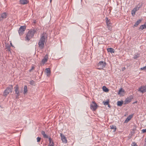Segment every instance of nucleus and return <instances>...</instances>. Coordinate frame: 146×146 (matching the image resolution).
Returning a JSON list of instances; mask_svg holds the SVG:
<instances>
[{
	"mask_svg": "<svg viewBox=\"0 0 146 146\" xmlns=\"http://www.w3.org/2000/svg\"><path fill=\"white\" fill-rule=\"evenodd\" d=\"M48 146H54V144L49 145Z\"/></svg>",
	"mask_w": 146,
	"mask_h": 146,
	"instance_id": "c9c22d12",
	"label": "nucleus"
},
{
	"mask_svg": "<svg viewBox=\"0 0 146 146\" xmlns=\"http://www.w3.org/2000/svg\"><path fill=\"white\" fill-rule=\"evenodd\" d=\"M45 71L48 74H50V70L49 68H46L45 69Z\"/></svg>",
	"mask_w": 146,
	"mask_h": 146,
	"instance_id": "aec40b11",
	"label": "nucleus"
},
{
	"mask_svg": "<svg viewBox=\"0 0 146 146\" xmlns=\"http://www.w3.org/2000/svg\"><path fill=\"white\" fill-rule=\"evenodd\" d=\"M139 91L143 93L146 92V85L142 86L139 88Z\"/></svg>",
	"mask_w": 146,
	"mask_h": 146,
	"instance_id": "1a4fd4ad",
	"label": "nucleus"
},
{
	"mask_svg": "<svg viewBox=\"0 0 146 146\" xmlns=\"http://www.w3.org/2000/svg\"><path fill=\"white\" fill-rule=\"evenodd\" d=\"M10 47L11 46H6V48L7 49V50L8 51H10Z\"/></svg>",
	"mask_w": 146,
	"mask_h": 146,
	"instance_id": "c85d7f7f",
	"label": "nucleus"
},
{
	"mask_svg": "<svg viewBox=\"0 0 146 146\" xmlns=\"http://www.w3.org/2000/svg\"><path fill=\"white\" fill-rule=\"evenodd\" d=\"M103 103H104V104L105 105H108L109 104V101L108 100V101H107L106 102L103 101Z\"/></svg>",
	"mask_w": 146,
	"mask_h": 146,
	"instance_id": "bb28decb",
	"label": "nucleus"
},
{
	"mask_svg": "<svg viewBox=\"0 0 146 146\" xmlns=\"http://www.w3.org/2000/svg\"><path fill=\"white\" fill-rule=\"evenodd\" d=\"M90 108L93 111H95L97 108L98 105L96 103L94 102L93 101L90 104Z\"/></svg>",
	"mask_w": 146,
	"mask_h": 146,
	"instance_id": "0eeeda50",
	"label": "nucleus"
},
{
	"mask_svg": "<svg viewBox=\"0 0 146 146\" xmlns=\"http://www.w3.org/2000/svg\"><path fill=\"white\" fill-rule=\"evenodd\" d=\"M106 24L107 25V26L108 27L109 25L110 24V20L108 19V18L107 17L106 18Z\"/></svg>",
	"mask_w": 146,
	"mask_h": 146,
	"instance_id": "4be33fe9",
	"label": "nucleus"
},
{
	"mask_svg": "<svg viewBox=\"0 0 146 146\" xmlns=\"http://www.w3.org/2000/svg\"><path fill=\"white\" fill-rule=\"evenodd\" d=\"M125 67H124V68H123L122 69V71H124V70H125Z\"/></svg>",
	"mask_w": 146,
	"mask_h": 146,
	"instance_id": "e433bc0d",
	"label": "nucleus"
},
{
	"mask_svg": "<svg viewBox=\"0 0 146 146\" xmlns=\"http://www.w3.org/2000/svg\"><path fill=\"white\" fill-rule=\"evenodd\" d=\"M54 144V143L53 142H52V143H49V145H50L51 144Z\"/></svg>",
	"mask_w": 146,
	"mask_h": 146,
	"instance_id": "58836bf2",
	"label": "nucleus"
},
{
	"mask_svg": "<svg viewBox=\"0 0 146 146\" xmlns=\"http://www.w3.org/2000/svg\"><path fill=\"white\" fill-rule=\"evenodd\" d=\"M131 146H137L135 143L133 142L131 144Z\"/></svg>",
	"mask_w": 146,
	"mask_h": 146,
	"instance_id": "2f4dec72",
	"label": "nucleus"
},
{
	"mask_svg": "<svg viewBox=\"0 0 146 146\" xmlns=\"http://www.w3.org/2000/svg\"><path fill=\"white\" fill-rule=\"evenodd\" d=\"M133 98V97L132 96H130L129 97H128L126 98L123 103L124 104H127L130 102L131 100V99Z\"/></svg>",
	"mask_w": 146,
	"mask_h": 146,
	"instance_id": "6e6552de",
	"label": "nucleus"
},
{
	"mask_svg": "<svg viewBox=\"0 0 146 146\" xmlns=\"http://www.w3.org/2000/svg\"><path fill=\"white\" fill-rule=\"evenodd\" d=\"M41 133L44 138H48V136L45 134V132L44 131H41Z\"/></svg>",
	"mask_w": 146,
	"mask_h": 146,
	"instance_id": "4468645a",
	"label": "nucleus"
},
{
	"mask_svg": "<svg viewBox=\"0 0 146 146\" xmlns=\"http://www.w3.org/2000/svg\"><path fill=\"white\" fill-rule=\"evenodd\" d=\"M41 138L40 137H37L36 138L37 142H40L41 140Z\"/></svg>",
	"mask_w": 146,
	"mask_h": 146,
	"instance_id": "7c9ffc66",
	"label": "nucleus"
},
{
	"mask_svg": "<svg viewBox=\"0 0 146 146\" xmlns=\"http://www.w3.org/2000/svg\"><path fill=\"white\" fill-rule=\"evenodd\" d=\"M141 22V20H139L135 23V24L134 25V26L137 27L140 23Z\"/></svg>",
	"mask_w": 146,
	"mask_h": 146,
	"instance_id": "6ab92c4d",
	"label": "nucleus"
},
{
	"mask_svg": "<svg viewBox=\"0 0 146 146\" xmlns=\"http://www.w3.org/2000/svg\"><path fill=\"white\" fill-rule=\"evenodd\" d=\"M132 15H133V12H132Z\"/></svg>",
	"mask_w": 146,
	"mask_h": 146,
	"instance_id": "37998d69",
	"label": "nucleus"
},
{
	"mask_svg": "<svg viewBox=\"0 0 146 146\" xmlns=\"http://www.w3.org/2000/svg\"><path fill=\"white\" fill-rule=\"evenodd\" d=\"M134 9V11H135L134 12V14H135V12H136V9Z\"/></svg>",
	"mask_w": 146,
	"mask_h": 146,
	"instance_id": "4c0bfd02",
	"label": "nucleus"
},
{
	"mask_svg": "<svg viewBox=\"0 0 146 146\" xmlns=\"http://www.w3.org/2000/svg\"><path fill=\"white\" fill-rule=\"evenodd\" d=\"M146 28V24H144L143 25H141L139 27V29L141 30H143V29H145Z\"/></svg>",
	"mask_w": 146,
	"mask_h": 146,
	"instance_id": "a211bd4d",
	"label": "nucleus"
},
{
	"mask_svg": "<svg viewBox=\"0 0 146 146\" xmlns=\"http://www.w3.org/2000/svg\"><path fill=\"white\" fill-rule=\"evenodd\" d=\"M103 90L104 91L106 92H108L109 91L108 89L107 88L106 86H104L102 88Z\"/></svg>",
	"mask_w": 146,
	"mask_h": 146,
	"instance_id": "b1692460",
	"label": "nucleus"
},
{
	"mask_svg": "<svg viewBox=\"0 0 146 146\" xmlns=\"http://www.w3.org/2000/svg\"><path fill=\"white\" fill-rule=\"evenodd\" d=\"M107 50L108 52H110L111 53H114V52L113 49L111 48H108Z\"/></svg>",
	"mask_w": 146,
	"mask_h": 146,
	"instance_id": "2eb2a0df",
	"label": "nucleus"
},
{
	"mask_svg": "<svg viewBox=\"0 0 146 146\" xmlns=\"http://www.w3.org/2000/svg\"><path fill=\"white\" fill-rule=\"evenodd\" d=\"M60 136L61 137L62 140V142L64 143H66L67 141L66 138L62 133L60 134Z\"/></svg>",
	"mask_w": 146,
	"mask_h": 146,
	"instance_id": "9b49d317",
	"label": "nucleus"
},
{
	"mask_svg": "<svg viewBox=\"0 0 146 146\" xmlns=\"http://www.w3.org/2000/svg\"><path fill=\"white\" fill-rule=\"evenodd\" d=\"M48 59V56L47 54H46L42 59V63L43 65H44Z\"/></svg>",
	"mask_w": 146,
	"mask_h": 146,
	"instance_id": "9d476101",
	"label": "nucleus"
},
{
	"mask_svg": "<svg viewBox=\"0 0 146 146\" xmlns=\"http://www.w3.org/2000/svg\"><path fill=\"white\" fill-rule=\"evenodd\" d=\"M137 102H134L133 103L134 104L135 103H136Z\"/></svg>",
	"mask_w": 146,
	"mask_h": 146,
	"instance_id": "a19ab883",
	"label": "nucleus"
},
{
	"mask_svg": "<svg viewBox=\"0 0 146 146\" xmlns=\"http://www.w3.org/2000/svg\"><path fill=\"white\" fill-rule=\"evenodd\" d=\"M131 117H132V116H131V115L129 116L127 118L125 121H129L131 119Z\"/></svg>",
	"mask_w": 146,
	"mask_h": 146,
	"instance_id": "a878e982",
	"label": "nucleus"
},
{
	"mask_svg": "<svg viewBox=\"0 0 146 146\" xmlns=\"http://www.w3.org/2000/svg\"><path fill=\"white\" fill-rule=\"evenodd\" d=\"M140 55L139 54H135L134 55V56L133 57V58L135 59H136L137 58H138L139 57Z\"/></svg>",
	"mask_w": 146,
	"mask_h": 146,
	"instance_id": "393cba45",
	"label": "nucleus"
},
{
	"mask_svg": "<svg viewBox=\"0 0 146 146\" xmlns=\"http://www.w3.org/2000/svg\"><path fill=\"white\" fill-rule=\"evenodd\" d=\"M25 26H22L20 27L19 30V33L20 36H21L24 33V32L26 29Z\"/></svg>",
	"mask_w": 146,
	"mask_h": 146,
	"instance_id": "423d86ee",
	"label": "nucleus"
},
{
	"mask_svg": "<svg viewBox=\"0 0 146 146\" xmlns=\"http://www.w3.org/2000/svg\"><path fill=\"white\" fill-rule=\"evenodd\" d=\"M15 94L16 98L18 99L19 98V97L20 95V92L19 90V87L18 85H16L15 87Z\"/></svg>",
	"mask_w": 146,
	"mask_h": 146,
	"instance_id": "20e7f679",
	"label": "nucleus"
},
{
	"mask_svg": "<svg viewBox=\"0 0 146 146\" xmlns=\"http://www.w3.org/2000/svg\"><path fill=\"white\" fill-rule=\"evenodd\" d=\"M142 132L143 133H145L146 132V129H143L141 130Z\"/></svg>",
	"mask_w": 146,
	"mask_h": 146,
	"instance_id": "f704fd0d",
	"label": "nucleus"
},
{
	"mask_svg": "<svg viewBox=\"0 0 146 146\" xmlns=\"http://www.w3.org/2000/svg\"><path fill=\"white\" fill-rule=\"evenodd\" d=\"M45 39L44 35L43 34L42 35V36L38 43V47L40 49H42L44 47Z\"/></svg>",
	"mask_w": 146,
	"mask_h": 146,
	"instance_id": "f03ea898",
	"label": "nucleus"
},
{
	"mask_svg": "<svg viewBox=\"0 0 146 146\" xmlns=\"http://www.w3.org/2000/svg\"><path fill=\"white\" fill-rule=\"evenodd\" d=\"M29 84L31 85L35 86V81L33 80H31L29 81Z\"/></svg>",
	"mask_w": 146,
	"mask_h": 146,
	"instance_id": "5701e85b",
	"label": "nucleus"
},
{
	"mask_svg": "<svg viewBox=\"0 0 146 146\" xmlns=\"http://www.w3.org/2000/svg\"><path fill=\"white\" fill-rule=\"evenodd\" d=\"M49 143H52V142H53L52 140V139L50 137L49 138Z\"/></svg>",
	"mask_w": 146,
	"mask_h": 146,
	"instance_id": "c756f323",
	"label": "nucleus"
},
{
	"mask_svg": "<svg viewBox=\"0 0 146 146\" xmlns=\"http://www.w3.org/2000/svg\"><path fill=\"white\" fill-rule=\"evenodd\" d=\"M7 15V14L5 12H4L1 14V17H0V20H1L3 19L6 18Z\"/></svg>",
	"mask_w": 146,
	"mask_h": 146,
	"instance_id": "f8f14e48",
	"label": "nucleus"
},
{
	"mask_svg": "<svg viewBox=\"0 0 146 146\" xmlns=\"http://www.w3.org/2000/svg\"><path fill=\"white\" fill-rule=\"evenodd\" d=\"M124 91L123 90H122L121 88H120L118 94H120L122 92H124Z\"/></svg>",
	"mask_w": 146,
	"mask_h": 146,
	"instance_id": "cd10ccee",
	"label": "nucleus"
},
{
	"mask_svg": "<svg viewBox=\"0 0 146 146\" xmlns=\"http://www.w3.org/2000/svg\"><path fill=\"white\" fill-rule=\"evenodd\" d=\"M35 69V67L34 66H32L31 68V69L29 70V71L30 72H31V71Z\"/></svg>",
	"mask_w": 146,
	"mask_h": 146,
	"instance_id": "473e14b6",
	"label": "nucleus"
},
{
	"mask_svg": "<svg viewBox=\"0 0 146 146\" xmlns=\"http://www.w3.org/2000/svg\"><path fill=\"white\" fill-rule=\"evenodd\" d=\"M29 0H20V3L22 5H25L29 3Z\"/></svg>",
	"mask_w": 146,
	"mask_h": 146,
	"instance_id": "ddd939ff",
	"label": "nucleus"
},
{
	"mask_svg": "<svg viewBox=\"0 0 146 146\" xmlns=\"http://www.w3.org/2000/svg\"><path fill=\"white\" fill-rule=\"evenodd\" d=\"M110 127L111 129H114V130L113 131V132H115V131L116 127L115 125H111L110 126Z\"/></svg>",
	"mask_w": 146,
	"mask_h": 146,
	"instance_id": "f3484780",
	"label": "nucleus"
},
{
	"mask_svg": "<svg viewBox=\"0 0 146 146\" xmlns=\"http://www.w3.org/2000/svg\"><path fill=\"white\" fill-rule=\"evenodd\" d=\"M36 32V31L34 29L29 31L25 37V40L29 41L34 36V34Z\"/></svg>",
	"mask_w": 146,
	"mask_h": 146,
	"instance_id": "f257e3e1",
	"label": "nucleus"
},
{
	"mask_svg": "<svg viewBox=\"0 0 146 146\" xmlns=\"http://www.w3.org/2000/svg\"><path fill=\"white\" fill-rule=\"evenodd\" d=\"M13 89V85H10L3 92V96H6L10 92H12Z\"/></svg>",
	"mask_w": 146,
	"mask_h": 146,
	"instance_id": "7ed1b4c3",
	"label": "nucleus"
},
{
	"mask_svg": "<svg viewBox=\"0 0 146 146\" xmlns=\"http://www.w3.org/2000/svg\"><path fill=\"white\" fill-rule=\"evenodd\" d=\"M108 106L109 107V108H110L111 106L109 105V104H108Z\"/></svg>",
	"mask_w": 146,
	"mask_h": 146,
	"instance_id": "ea45409f",
	"label": "nucleus"
},
{
	"mask_svg": "<svg viewBox=\"0 0 146 146\" xmlns=\"http://www.w3.org/2000/svg\"><path fill=\"white\" fill-rule=\"evenodd\" d=\"M52 0H50V3H51V2H52Z\"/></svg>",
	"mask_w": 146,
	"mask_h": 146,
	"instance_id": "79ce46f5",
	"label": "nucleus"
},
{
	"mask_svg": "<svg viewBox=\"0 0 146 146\" xmlns=\"http://www.w3.org/2000/svg\"><path fill=\"white\" fill-rule=\"evenodd\" d=\"M106 65V62L103 61H100L98 64V66L99 67L98 69L99 70L103 69L105 67Z\"/></svg>",
	"mask_w": 146,
	"mask_h": 146,
	"instance_id": "39448f33",
	"label": "nucleus"
},
{
	"mask_svg": "<svg viewBox=\"0 0 146 146\" xmlns=\"http://www.w3.org/2000/svg\"><path fill=\"white\" fill-rule=\"evenodd\" d=\"M141 70H146V66H145L141 68Z\"/></svg>",
	"mask_w": 146,
	"mask_h": 146,
	"instance_id": "72a5a7b5",
	"label": "nucleus"
},
{
	"mask_svg": "<svg viewBox=\"0 0 146 146\" xmlns=\"http://www.w3.org/2000/svg\"><path fill=\"white\" fill-rule=\"evenodd\" d=\"M27 85H25L24 88V92L23 94H25L27 92Z\"/></svg>",
	"mask_w": 146,
	"mask_h": 146,
	"instance_id": "dca6fc26",
	"label": "nucleus"
},
{
	"mask_svg": "<svg viewBox=\"0 0 146 146\" xmlns=\"http://www.w3.org/2000/svg\"><path fill=\"white\" fill-rule=\"evenodd\" d=\"M123 104V101H118L117 102V105L118 106H121Z\"/></svg>",
	"mask_w": 146,
	"mask_h": 146,
	"instance_id": "412c9836",
	"label": "nucleus"
}]
</instances>
